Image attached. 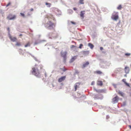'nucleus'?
I'll use <instances>...</instances> for the list:
<instances>
[{
  "label": "nucleus",
  "mask_w": 131,
  "mask_h": 131,
  "mask_svg": "<svg viewBox=\"0 0 131 131\" xmlns=\"http://www.w3.org/2000/svg\"><path fill=\"white\" fill-rule=\"evenodd\" d=\"M77 56H75L72 57L70 61L71 62L73 61L75 59H77Z\"/></svg>",
  "instance_id": "dca6fc26"
},
{
  "label": "nucleus",
  "mask_w": 131,
  "mask_h": 131,
  "mask_svg": "<svg viewBox=\"0 0 131 131\" xmlns=\"http://www.w3.org/2000/svg\"><path fill=\"white\" fill-rule=\"evenodd\" d=\"M125 71L126 73H128L129 71V68L128 67H125Z\"/></svg>",
  "instance_id": "9b49d317"
},
{
  "label": "nucleus",
  "mask_w": 131,
  "mask_h": 131,
  "mask_svg": "<svg viewBox=\"0 0 131 131\" xmlns=\"http://www.w3.org/2000/svg\"><path fill=\"white\" fill-rule=\"evenodd\" d=\"M20 14L21 16H23V17H25V15L24 14V13H20Z\"/></svg>",
  "instance_id": "a878e982"
},
{
  "label": "nucleus",
  "mask_w": 131,
  "mask_h": 131,
  "mask_svg": "<svg viewBox=\"0 0 131 131\" xmlns=\"http://www.w3.org/2000/svg\"><path fill=\"white\" fill-rule=\"evenodd\" d=\"M9 37L11 41L13 42L16 41L17 40L16 37H12L10 34L9 35Z\"/></svg>",
  "instance_id": "423d86ee"
},
{
  "label": "nucleus",
  "mask_w": 131,
  "mask_h": 131,
  "mask_svg": "<svg viewBox=\"0 0 131 131\" xmlns=\"http://www.w3.org/2000/svg\"><path fill=\"white\" fill-rule=\"evenodd\" d=\"M93 83H93V82H92V83H91V85H93Z\"/></svg>",
  "instance_id": "4c0bfd02"
},
{
  "label": "nucleus",
  "mask_w": 131,
  "mask_h": 131,
  "mask_svg": "<svg viewBox=\"0 0 131 131\" xmlns=\"http://www.w3.org/2000/svg\"><path fill=\"white\" fill-rule=\"evenodd\" d=\"M126 80L125 79H123L122 80L123 82H124L125 84L127 86H129V84L127 83L126 81Z\"/></svg>",
  "instance_id": "2eb2a0df"
},
{
  "label": "nucleus",
  "mask_w": 131,
  "mask_h": 131,
  "mask_svg": "<svg viewBox=\"0 0 131 131\" xmlns=\"http://www.w3.org/2000/svg\"><path fill=\"white\" fill-rule=\"evenodd\" d=\"M47 17L48 19H49L50 18H52L53 17V16L50 15H47Z\"/></svg>",
  "instance_id": "f3484780"
},
{
  "label": "nucleus",
  "mask_w": 131,
  "mask_h": 131,
  "mask_svg": "<svg viewBox=\"0 0 131 131\" xmlns=\"http://www.w3.org/2000/svg\"><path fill=\"white\" fill-rule=\"evenodd\" d=\"M11 4V3L9 2L7 5H6V7H7L8 6H9Z\"/></svg>",
  "instance_id": "c85d7f7f"
},
{
  "label": "nucleus",
  "mask_w": 131,
  "mask_h": 131,
  "mask_svg": "<svg viewBox=\"0 0 131 131\" xmlns=\"http://www.w3.org/2000/svg\"><path fill=\"white\" fill-rule=\"evenodd\" d=\"M45 26L48 29H53L54 31H55L54 29V27H55L54 24L50 21H48L45 24Z\"/></svg>",
  "instance_id": "f03ea898"
},
{
  "label": "nucleus",
  "mask_w": 131,
  "mask_h": 131,
  "mask_svg": "<svg viewBox=\"0 0 131 131\" xmlns=\"http://www.w3.org/2000/svg\"><path fill=\"white\" fill-rule=\"evenodd\" d=\"M122 8V6L121 5H119L117 7V9L118 10H120Z\"/></svg>",
  "instance_id": "4be33fe9"
},
{
  "label": "nucleus",
  "mask_w": 131,
  "mask_h": 131,
  "mask_svg": "<svg viewBox=\"0 0 131 131\" xmlns=\"http://www.w3.org/2000/svg\"><path fill=\"white\" fill-rule=\"evenodd\" d=\"M119 98L117 96H116L115 97L112 99V103L114 104L117 103L119 100Z\"/></svg>",
  "instance_id": "39448f33"
},
{
  "label": "nucleus",
  "mask_w": 131,
  "mask_h": 131,
  "mask_svg": "<svg viewBox=\"0 0 131 131\" xmlns=\"http://www.w3.org/2000/svg\"><path fill=\"white\" fill-rule=\"evenodd\" d=\"M30 44L29 42H28L25 46V47H26L30 46Z\"/></svg>",
  "instance_id": "a211bd4d"
},
{
  "label": "nucleus",
  "mask_w": 131,
  "mask_h": 131,
  "mask_svg": "<svg viewBox=\"0 0 131 131\" xmlns=\"http://www.w3.org/2000/svg\"><path fill=\"white\" fill-rule=\"evenodd\" d=\"M103 48L102 47H101L100 48V49L101 50H103Z\"/></svg>",
  "instance_id": "f704fd0d"
},
{
  "label": "nucleus",
  "mask_w": 131,
  "mask_h": 131,
  "mask_svg": "<svg viewBox=\"0 0 131 131\" xmlns=\"http://www.w3.org/2000/svg\"><path fill=\"white\" fill-rule=\"evenodd\" d=\"M75 47H76L74 45H72L71 46V48H74Z\"/></svg>",
  "instance_id": "c756f323"
},
{
  "label": "nucleus",
  "mask_w": 131,
  "mask_h": 131,
  "mask_svg": "<svg viewBox=\"0 0 131 131\" xmlns=\"http://www.w3.org/2000/svg\"><path fill=\"white\" fill-rule=\"evenodd\" d=\"M15 15H13L11 14H10L7 16V18L9 20H13L16 18Z\"/></svg>",
  "instance_id": "20e7f679"
},
{
  "label": "nucleus",
  "mask_w": 131,
  "mask_h": 131,
  "mask_svg": "<svg viewBox=\"0 0 131 131\" xmlns=\"http://www.w3.org/2000/svg\"><path fill=\"white\" fill-rule=\"evenodd\" d=\"M33 10V9L32 8L31 9V11H32Z\"/></svg>",
  "instance_id": "ea45409f"
},
{
  "label": "nucleus",
  "mask_w": 131,
  "mask_h": 131,
  "mask_svg": "<svg viewBox=\"0 0 131 131\" xmlns=\"http://www.w3.org/2000/svg\"><path fill=\"white\" fill-rule=\"evenodd\" d=\"M97 84L98 85L101 86L103 85L102 82L101 81H97Z\"/></svg>",
  "instance_id": "4468645a"
},
{
  "label": "nucleus",
  "mask_w": 131,
  "mask_h": 131,
  "mask_svg": "<svg viewBox=\"0 0 131 131\" xmlns=\"http://www.w3.org/2000/svg\"><path fill=\"white\" fill-rule=\"evenodd\" d=\"M118 94L120 95L121 96H123L124 95V93L122 92L119 91L118 92Z\"/></svg>",
  "instance_id": "412c9836"
},
{
  "label": "nucleus",
  "mask_w": 131,
  "mask_h": 131,
  "mask_svg": "<svg viewBox=\"0 0 131 131\" xmlns=\"http://www.w3.org/2000/svg\"><path fill=\"white\" fill-rule=\"evenodd\" d=\"M125 55L126 56H129L130 55V54L128 53H126L125 54Z\"/></svg>",
  "instance_id": "cd10ccee"
},
{
  "label": "nucleus",
  "mask_w": 131,
  "mask_h": 131,
  "mask_svg": "<svg viewBox=\"0 0 131 131\" xmlns=\"http://www.w3.org/2000/svg\"><path fill=\"white\" fill-rule=\"evenodd\" d=\"M66 78V76H64L58 79V81L59 82H60L64 80Z\"/></svg>",
  "instance_id": "1a4fd4ad"
},
{
  "label": "nucleus",
  "mask_w": 131,
  "mask_h": 131,
  "mask_svg": "<svg viewBox=\"0 0 131 131\" xmlns=\"http://www.w3.org/2000/svg\"><path fill=\"white\" fill-rule=\"evenodd\" d=\"M117 13V12H114L113 13L111 17V18L113 19L116 20L118 19V16Z\"/></svg>",
  "instance_id": "7ed1b4c3"
},
{
  "label": "nucleus",
  "mask_w": 131,
  "mask_h": 131,
  "mask_svg": "<svg viewBox=\"0 0 131 131\" xmlns=\"http://www.w3.org/2000/svg\"><path fill=\"white\" fill-rule=\"evenodd\" d=\"M43 66L42 65H35L32 68L31 73L32 74L38 77H40L41 75V71L45 70L42 69Z\"/></svg>",
  "instance_id": "f257e3e1"
},
{
  "label": "nucleus",
  "mask_w": 131,
  "mask_h": 131,
  "mask_svg": "<svg viewBox=\"0 0 131 131\" xmlns=\"http://www.w3.org/2000/svg\"><path fill=\"white\" fill-rule=\"evenodd\" d=\"M21 44L20 42H17L16 44V45L17 46H21Z\"/></svg>",
  "instance_id": "5701e85b"
},
{
  "label": "nucleus",
  "mask_w": 131,
  "mask_h": 131,
  "mask_svg": "<svg viewBox=\"0 0 131 131\" xmlns=\"http://www.w3.org/2000/svg\"><path fill=\"white\" fill-rule=\"evenodd\" d=\"M88 45L91 49H92L94 47L93 45L91 43H89L88 44Z\"/></svg>",
  "instance_id": "6ab92c4d"
},
{
  "label": "nucleus",
  "mask_w": 131,
  "mask_h": 131,
  "mask_svg": "<svg viewBox=\"0 0 131 131\" xmlns=\"http://www.w3.org/2000/svg\"><path fill=\"white\" fill-rule=\"evenodd\" d=\"M89 64V62H86L85 63L83 64L82 66V68H84L88 66Z\"/></svg>",
  "instance_id": "f8f14e48"
},
{
  "label": "nucleus",
  "mask_w": 131,
  "mask_h": 131,
  "mask_svg": "<svg viewBox=\"0 0 131 131\" xmlns=\"http://www.w3.org/2000/svg\"><path fill=\"white\" fill-rule=\"evenodd\" d=\"M130 80H131V79Z\"/></svg>",
  "instance_id": "79ce46f5"
},
{
  "label": "nucleus",
  "mask_w": 131,
  "mask_h": 131,
  "mask_svg": "<svg viewBox=\"0 0 131 131\" xmlns=\"http://www.w3.org/2000/svg\"><path fill=\"white\" fill-rule=\"evenodd\" d=\"M83 46V45L82 44H80V46L79 47V48L80 49H81L82 48V47Z\"/></svg>",
  "instance_id": "bb28decb"
},
{
  "label": "nucleus",
  "mask_w": 131,
  "mask_h": 131,
  "mask_svg": "<svg viewBox=\"0 0 131 131\" xmlns=\"http://www.w3.org/2000/svg\"><path fill=\"white\" fill-rule=\"evenodd\" d=\"M73 9L74 10H77V9L75 7H74L73 8Z\"/></svg>",
  "instance_id": "473e14b6"
},
{
  "label": "nucleus",
  "mask_w": 131,
  "mask_h": 131,
  "mask_svg": "<svg viewBox=\"0 0 131 131\" xmlns=\"http://www.w3.org/2000/svg\"><path fill=\"white\" fill-rule=\"evenodd\" d=\"M71 23H72L73 24H75V22H73V21H71Z\"/></svg>",
  "instance_id": "2f4dec72"
},
{
  "label": "nucleus",
  "mask_w": 131,
  "mask_h": 131,
  "mask_svg": "<svg viewBox=\"0 0 131 131\" xmlns=\"http://www.w3.org/2000/svg\"><path fill=\"white\" fill-rule=\"evenodd\" d=\"M83 53L84 54H88L89 53V51H84L83 52Z\"/></svg>",
  "instance_id": "b1692460"
},
{
  "label": "nucleus",
  "mask_w": 131,
  "mask_h": 131,
  "mask_svg": "<svg viewBox=\"0 0 131 131\" xmlns=\"http://www.w3.org/2000/svg\"><path fill=\"white\" fill-rule=\"evenodd\" d=\"M7 30L9 32L10 31V29L9 27H8L7 28Z\"/></svg>",
  "instance_id": "72a5a7b5"
},
{
  "label": "nucleus",
  "mask_w": 131,
  "mask_h": 131,
  "mask_svg": "<svg viewBox=\"0 0 131 131\" xmlns=\"http://www.w3.org/2000/svg\"><path fill=\"white\" fill-rule=\"evenodd\" d=\"M80 3L82 4H84L83 0H80Z\"/></svg>",
  "instance_id": "393cba45"
},
{
  "label": "nucleus",
  "mask_w": 131,
  "mask_h": 131,
  "mask_svg": "<svg viewBox=\"0 0 131 131\" xmlns=\"http://www.w3.org/2000/svg\"><path fill=\"white\" fill-rule=\"evenodd\" d=\"M45 4L47 6V7H50L51 5V4L49 3H46Z\"/></svg>",
  "instance_id": "aec40b11"
},
{
  "label": "nucleus",
  "mask_w": 131,
  "mask_h": 131,
  "mask_svg": "<svg viewBox=\"0 0 131 131\" xmlns=\"http://www.w3.org/2000/svg\"><path fill=\"white\" fill-rule=\"evenodd\" d=\"M80 83H76L74 85V87L75 88V91H76L77 88L79 87V86L80 85Z\"/></svg>",
  "instance_id": "6e6552de"
},
{
  "label": "nucleus",
  "mask_w": 131,
  "mask_h": 131,
  "mask_svg": "<svg viewBox=\"0 0 131 131\" xmlns=\"http://www.w3.org/2000/svg\"><path fill=\"white\" fill-rule=\"evenodd\" d=\"M45 76L46 77V72H45Z\"/></svg>",
  "instance_id": "e433bc0d"
},
{
  "label": "nucleus",
  "mask_w": 131,
  "mask_h": 131,
  "mask_svg": "<svg viewBox=\"0 0 131 131\" xmlns=\"http://www.w3.org/2000/svg\"><path fill=\"white\" fill-rule=\"evenodd\" d=\"M67 53V52H61V54L62 56L64 58H65L66 57V55Z\"/></svg>",
  "instance_id": "9d476101"
},
{
  "label": "nucleus",
  "mask_w": 131,
  "mask_h": 131,
  "mask_svg": "<svg viewBox=\"0 0 131 131\" xmlns=\"http://www.w3.org/2000/svg\"><path fill=\"white\" fill-rule=\"evenodd\" d=\"M125 77H126V75H125Z\"/></svg>",
  "instance_id": "a19ab883"
},
{
  "label": "nucleus",
  "mask_w": 131,
  "mask_h": 131,
  "mask_svg": "<svg viewBox=\"0 0 131 131\" xmlns=\"http://www.w3.org/2000/svg\"><path fill=\"white\" fill-rule=\"evenodd\" d=\"M61 69L63 71H65L66 70V69Z\"/></svg>",
  "instance_id": "7c9ffc66"
},
{
  "label": "nucleus",
  "mask_w": 131,
  "mask_h": 131,
  "mask_svg": "<svg viewBox=\"0 0 131 131\" xmlns=\"http://www.w3.org/2000/svg\"><path fill=\"white\" fill-rule=\"evenodd\" d=\"M37 43L36 42H35L34 43L35 45H37Z\"/></svg>",
  "instance_id": "c9c22d12"
},
{
  "label": "nucleus",
  "mask_w": 131,
  "mask_h": 131,
  "mask_svg": "<svg viewBox=\"0 0 131 131\" xmlns=\"http://www.w3.org/2000/svg\"><path fill=\"white\" fill-rule=\"evenodd\" d=\"M94 73L98 74H102V72L100 71L97 70L94 72Z\"/></svg>",
  "instance_id": "ddd939ff"
},
{
  "label": "nucleus",
  "mask_w": 131,
  "mask_h": 131,
  "mask_svg": "<svg viewBox=\"0 0 131 131\" xmlns=\"http://www.w3.org/2000/svg\"><path fill=\"white\" fill-rule=\"evenodd\" d=\"M85 14V11L84 10L82 11L80 13V16L81 17V19H83L84 17V15Z\"/></svg>",
  "instance_id": "0eeeda50"
},
{
  "label": "nucleus",
  "mask_w": 131,
  "mask_h": 131,
  "mask_svg": "<svg viewBox=\"0 0 131 131\" xmlns=\"http://www.w3.org/2000/svg\"><path fill=\"white\" fill-rule=\"evenodd\" d=\"M22 36V35L21 34H20L19 35L20 36Z\"/></svg>",
  "instance_id": "58836bf2"
}]
</instances>
